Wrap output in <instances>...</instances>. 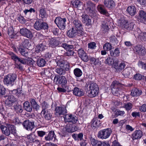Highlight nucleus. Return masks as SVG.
<instances>
[{"instance_id":"obj_6","label":"nucleus","mask_w":146,"mask_h":146,"mask_svg":"<svg viewBox=\"0 0 146 146\" xmlns=\"http://www.w3.org/2000/svg\"><path fill=\"white\" fill-rule=\"evenodd\" d=\"M119 23L120 27L129 31L133 30L136 27V25L134 23L131 22L128 23L126 21L124 20L119 21Z\"/></svg>"},{"instance_id":"obj_64","label":"nucleus","mask_w":146,"mask_h":146,"mask_svg":"<svg viewBox=\"0 0 146 146\" xmlns=\"http://www.w3.org/2000/svg\"><path fill=\"white\" fill-rule=\"evenodd\" d=\"M138 64L139 66L141 67L142 69L146 70V62L145 63L140 61L139 62Z\"/></svg>"},{"instance_id":"obj_44","label":"nucleus","mask_w":146,"mask_h":146,"mask_svg":"<svg viewBox=\"0 0 146 146\" xmlns=\"http://www.w3.org/2000/svg\"><path fill=\"white\" fill-rule=\"evenodd\" d=\"M74 73L75 75L77 77H80L82 74V72L79 68H76L74 70Z\"/></svg>"},{"instance_id":"obj_46","label":"nucleus","mask_w":146,"mask_h":146,"mask_svg":"<svg viewBox=\"0 0 146 146\" xmlns=\"http://www.w3.org/2000/svg\"><path fill=\"white\" fill-rule=\"evenodd\" d=\"M125 65L124 62H121L119 65L115 67V69L117 72H119L125 68Z\"/></svg>"},{"instance_id":"obj_38","label":"nucleus","mask_w":146,"mask_h":146,"mask_svg":"<svg viewBox=\"0 0 146 146\" xmlns=\"http://www.w3.org/2000/svg\"><path fill=\"white\" fill-rule=\"evenodd\" d=\"M62 88L58 87L57 89L60 92L65 93L67 91H69L68 85H61Z\"/></svg>"},{"instance_id":"obj_19","label":"nucleus","mask_w":146,"mask_h":146,"mask_svg":"<svg viewBox=\"0 0 146 146\" xmlns=\"http://www.w3.org/2000/svg\"><path fill=\"white\" fill-rule=\"evenodd\" d=\"M16 101V99L13 95H10L9 96L7 99L5 100V104L6 106L10 107Z\"/></svg>"},{"instance_id":"obj_47","label":"nucleus","mask_w":146,"mask_h":146,"mask_svg":"<svg viewBox=\"0 0 146 146\" xmlns=\"http://www.w3.org/2000/svg\"><path fill=\"white\" fill-rule=\"evenodd\" d=\"M56 72L60 75H64L65 74L66 72L64 69L61 68H58L56 69Z\"/></svg>"},{"instance_id":"obj_61","label":"nucleus","mask_w":146,"mask_h":146,"mask_svg":"<svg viewBox=\"0 0 146 146\" xmlns=\"http://www.w3.org/2000/svg\"><path fill=\"white\" fill-rule=\"evenodd\" d=\"M62 67H63L64 68V70L65 71V72L66 71H69V70L70 67L69 63L67 61H66L64 64V66H62Z\"/></svg>"},{"instance_id":"obj_63","label":"nucleus","mask_w":146,"mask_h":146,"mask_svg":"<svg viewBox=\"0 0 146 146\" xmlns=\"http://www.w3.org/2000/svg\"><path fill=\"white\" fill-rule=\"evenodd\" d=\"M139 110L142 112H146V104H144L139 107Z\"/></svg>"},{"instance_id":"obj_25","label":"nucleus","mask_w":146,"mask_h":146,"mask_svg":"<svg viewBox=\"0 0 146 146\" xmlns=\"http://www.w3.org/2000/svg\"><path fill=\"white\" fill-rule=\"evenodd\" d=\"M82 22L85 23L87 25H90L91 23V21L89 16L87 14H83L82 16Z\"/></svg>"},{"instance_id":"obj_11","label":"nucleus","mask_w":146,"mask_h":146,"mask_svg":"<svg viewBox=\"0 0 146 146\" xmlns=\"http://www.w3.org/2000/svg\"><path fill=\"white\" fill-rule=\"evenodd\" d=\"M20 33L22 36L30 39H31L33 37L32 32L29 30L25 28L21 29Z\"/></svg>"},{"instance_id":"obj_43","label":"nucleus","mask_w":146,"mask_h":146,"mask_svg":"<svg viewBox=\"0 0 146 146\" xmlns=\"http://www.w3.org/2000/svg\"><path fill=\"white\" fill-rule=\"evenodd\" d=\"M133 107V104L130 102H127L124 104L123 107L127 111L130 110Z\"/></svg>"},{"instance_id":"obj_53","label":"nucleus","mask_w":146,"mask_h":146,"mask_svg":"<svg viewBox=\"0 0 146 146\" xmlns=\"http://www.w3.org/2000/svg\"><path fill=\"white\" fill-rule=\"evenodd\" d=\"M6 89L2 85L0 84V96L5 95L6 94Z\"/></svg>"},{"instance_id":"obj_32","label":"nucleus","mask_w":146,"mask_h":146,"mask_svg":"<svg viewBox=\"0 0 146 146\" xmlns=\"http://www.w3.org/2000/svg\"><path fill=\"white\" fill-rule=\"evenodd\" d=\"M72 5L74 7L80 10L83 7V5L79 0H76L73 3Z\"/></svg>"},{"instance_id":"obj_2","label":"nucleus","mask_w":146,"mask_h":146,"mask_svg":"<svg viewBox=\"0 0 146 146\" xmlns=\"http://www.w3.org/2000/svg\"><path fill=\"white\" fill-rule=\"evenodd\" d=\"M9 54L11 55L12 59L16 62L15 64V68L19 69L20 70H23V68L22 64H26V59L20 58L12 52H10Z\"/></svg>"},{"instance_id":"obj_28","label":"nucleus","mask_w":146,"mask_h":146,"mask_svg":"<svg viewBox=\"0 0 146 146\" xmlns=\"http://www.w3.org/2000/svg\"><path fill=\"white\" fill-rule=\"evenodd\" d=\"M30 102L33 109L37 111L39 110L40 106L38 104L35 100L34 99L31 98L30 100Z\"/></svg>"},{"instance_id":"obj_10","label":"nucleus","mask_w":146,"mask_h":146,"mask_svg":"<svg viewBox=\"0 0 146 146\" xmlns=\"http://www.w3.org/2000/svg\"><path fill=\"white\" fill-rule=\"evenodd\" d=\"M66 21V19L65 18L62 19L58 17L56 18L54 22L60 29L63 30L65 28Z\"/></svg>"},{"instance_id":"obj_56","label":"nucleus","mask_w":146,"mask_h":146,"mask_svg":"<svg viewBox=\"0 0 146 146\" xmlns=\"http://www.w3.org/2000/svg\"><path fill=\"white\" fill-rule=\"evenodd\" d=\"M138 38L140 39L142 41L146 40V33L145 32L141 33Z\"/></svg>"},{"instance_id":"obj_59","label":"nucleus","mask_w":146,"mask_h":146,"mask_svg":"<svg viewBox=\"0 0 146 146\" xmlns=\"http://www.w3.org/2000/svg\"><path fill=\"white\" fill-rule=\"evenodd\" d=\"M29 40L28 39H26L22 42L21 45L23 46L24 48H27L29 46Z\"/></svg>"},{"instance_id":"obj_17","label":"nucleus","mask_w":146,"mask_h":146,"mask_svg":"<svg viewBox=\"0 0 146 146\" xmlns=\"http://www.w3.org/2000/svg\"><path fill=\"white\" fill-rule=\"evenodd\" d=\"M55 110L56 111L55 115L57 116L65 115L66 113V109L64 107H57L56 108Z\"/></svg>"},{"instance_id":"obj_27","label":"nucleus","mask_w":146,"mask_h":146,"mask_svg":"<svg viewBox=\"0 0 146 146\" xmlns=\"http://www.w3.org/2000/svg\"><path fill=\"white\" fill-rule=\"evenodd\" d=\"M73 92L74 95L77 96H81L84 94L82 90L77 87H75L74 88Z\"/></svg>"},{"instance_id":"obj_4","label":"nucleus","mask_w":146,"mask_h":146,"mask_svg":"<svg viewBox=\"0 0 146 146\" xmlns=\"http://www.w3.org/2000/svg\"><path fill=\"white\" fill-rule=\"evenodd\" d=\"M50 78L52 80L53 78L54 82L57 84H61V85H67V80L64 76L54 74L51 75Z\"/></svg>"},{"instance_id":"obj_24","label":"nucleus","mask_w":146,"mask_h":146,"mask_svg":"<svg viewBox=\"0 0 146 146\" xmlns=\"http://www.w3.org/2000/svg\"><path fill=\"white\" fill-rule=\"evenodd\" d=\"M122 74L125 77L130 78L132 76V68L128 67L122 72Z\"/></svg>"},{"instance_id":"obj_7","label":"nucleus","mask_w":146,"mask_h":146,"mask_svg":"<svg viewBox=\"0 0 146 146\" xmlns=\"http://www.w3.org/2000/svg\"><path fill=\"white\" fill-rule=\"evenodd\" d=\"M85 34V32L83 31L78 30L76 28L72 27L68 31L67 35L69 37L73 38L77 35L80 36L83 35Z\"/></svg>"},{"instance_id":"obj_35","label":"nucleus","mask_w":146,"mask_h":146,"mask_svg":"<svg viewBox=\"0 0 146 146\" xmlns=\"http://www.w3.org/2000/svg\"><path fill=\"white\" fill-rule=\"evenodd\" d=\"M110 55L111 56L116 57L118 56L119 55V52L118 48H116L115 50H111L110 51Z\"/></svg>"},{"instance_id":"obj_12","label":"nucleus","mask_w":146,"mask_h":146,"mask_svg":"<svg viewBox=\"0 0 146 146\" xmlns=\"http://www.w3.org/2000/svg\"><path fill=\"white\" fill-rule=\"evenodd\" d=\"M23 125L25 128H34L35 127L40 128V127L38 126L39 125L38 123H35L34 122L30 121L29 120L24 121Z\"/></svg>"},{"instance_id":"obj_30","label":"nucleus","mask_w":146,"mask_h":146,"mask_svg":"<svg viewBox=\"0 0 146 146\" xmlns=\"http://www.w3.org/2000/svg\"><path fill=\"white\" fill-rule=\"evenodd\" d=\"M142 136V133L141 130H136L133 134V138L134 139H137L140 138Z\"/></svg>"},{"instance_id":"obj_60","label":"nucleus","mask_w":146,"mask_h":146,"mask_svg":"<svg viewBox=\"0 0 146 146\" xmlns=\"http://www.w3.org/2000/svg\"><path fill=\"white\" fill-rule=\"evenodd\" d=\"M97 120V117H94L92 120V121L91 122H92L91 123V127H98V123L96 121Z\"/></svg>"},{"instance_id":"obj_26","label":"nucleus","mask_w":146,"mask_h":146,"mask_svg":"<svg viewBox=\"0 0 146 146\" xmlns=\"http://www.w3.org/2000/svg\"><path fill=\"white\" fill-rule=\"evenodd\" d=\"M127 11L128 14L131 16H133L137 13L135 7L133 6H129L127 8Z\"/></svg>"},{"instance_id":"obj_33","label":"nucleus","mask_w":146,"mask_h":146,"mask_svg":"<svg viewBox=\"0 0 146 146\" xmlns=\"http://www.w3.org/2000/svg\"><path fill=\"white\" fill-rule=\"evenodd\" d=\"M14 125L12 123L8 122H5L4 123H0V128H14Z\"/></svg>"},{"instance_id":"obj_13","label":"nucleus","mask_w":146,"mask_h":146,"mask_svg":"<svg viewBox=\"0 0 146 146\" xmlns=\"http://www.w3.org/2000/svg\"><path fill=\"white\" fill-rule=\"evenodd\" d=\"M138 16H137V20L140 22L144 23L146 21V12L143 10L139 11Z\"/></svg>"},{"instance_id":"obj_58","label":"nucleus","mask_w":146,"mask_h":146,"mask_svg":"<svg viewBox=\"0 0 146 146\" xmlns=\"http://www.w3.org/2000/svg\"><path fill=\"white\" fill-rule=\"evenodd\" d=\"M113 58H111L110 57H108L105 61V63L108 65H112L114 63Z\"/></svg>"},{"instance_id":"obj_15","label":"nucleus","mask_w":146,"mask_h":146,"mask_svg":"<svg viewBox=\"0 0 146 146\" xmlns=\"http://www.w3.org/2000/svg\"><path fill=\"white\" fill-rule=\"evenodd\" d=\"M91 143L93 146H110L108 142L98 141L94 139H91Z\"/></svg>"},{"instance_id":"obj_54","label":"nucleus","mask_w":146,"mask_h":146,"mask_svg":"<svg viewBox=\"0 0 146 146\" xmlns=\"http://www.w3.org/2000/svg\"><path fill=\"white\" fill-rule=\"evenodd\" d=\"M134 130L133 128H121L120 131L123 133H128Z\"/></svg>"},{"instance_id":"obj_14","label":"nucleus","mask_w":146,"mask_h":146,"mask_svg":"<svg viewBox=\"0 0 146 146\" xmlns=\"http://www.w3.org/2000/svg\"><path fill=\"white\" fill-rule=\"evenodd\" d=\"M133 49L135 52L139 55H143L146 53L144 47L140 45H136Z\"/></svg>"},{"instance_id":"obj_9","label":"nucleus","mask_w":146,"mask_h":146,"mask_svg":"<svg viewBox=\"0 0 146 146\" xmlns=\"http://www.w3.org/2000/svg\"><path fill=\"white\" fill-rule=\"evenodd\" d=\"M120 84L116 82H113L111 84V90L113 94L115 96H118L120 92Z\"/></svg>"},{"instance_id":"obj_36","label":"nucleus","mask_w":146,"mask_h":146,"mask_svg":"<svg viewBox=\"0 0 146 146\" xmlns=\"http://www.w3.org/2000/svg\"><path fill=\"white\" fill-rule=\"evenodd\" d=\"M142 93V92L141 90H139L137 88H135L131 92V94L133 96H138L140 95Z\"/></svg>"},{"instance_id":"obj_45","label":"nucleus","mask_w":146,"mask_h":146,"mask_svg":"<svg viewBox=\"0 0 146 146\" xmlns=\"http://www.w3.org/2000/svg\"><path fill=\"white\" fill-rule=\"evenodd\" d=\"M42 113L43 114L44 117L46 120H49L52 117V114L49 111H46L45 113Z\"/></svg>"},{"instance_id":"obj_37","label":"nucleus","mask_w":146,"mask_h":146,"mask_svg":"<svg viewBox=\"0 0 146 146\" xmlns=\"http://www.w3.org/2000/svg\"><path fill=\"white\" fill-rule=\"evenodd\" d=\"M37 64L39 67H43L46 64V61L42 58H38L37 60Z\"/></svg>"},{"instance_id":"obj_50","label":"nucleus","mask_w":146,"mask_h":146,"mask_svg":"<svg viewBox=\"0 0 146 146\" xmlns=\"http://www.w3.org/2000/svg\"><path fill=\"white\" fill-rule=\"evenodd\" d=\"M110 28L108 26V23L103 22L102 25V29L104 32H106L108 31Z\"/></svg>"},{"instance_id":"obj_51","label":"nucleus","mask_w":146,"mask_h":146,"mask_svg":"<svg viewBox=\"0 0 146 146\" xmlns=\"http://www.w3.org/2000/svg\"><path fill=\"white\" fill-rule=\"evenodd\" d=\"M15 111L17 113H22L23 111V108L22 106L19 105H17L14 106Z\"/></svg>"},{"instance_id":"obj_1","label":"nucleus","mask_w":146,"mask_h":146,"mask_svg":"<svg viewBox=\"0 0 146 146\" xmlns=\"http://www.w3.org/2000/svg\"><path fill=\"white\" fill-rule=\"evenodd\" d=\"M88 90L87 93L88 96L90 98L96 97L98 94L99 87L97 84L94 82L89 83L88 85Z\"/></svg>"},{"instance_id":"obj_41","label":"nucleus","mask_w":146,"mask_h":146,"mask_svg":"<svg viewBox=\"0 0 146 146\" xmlns=\"http://www.w3.org/2000/svg\"><path fill=\"white\" fill-rule=\"evenodd\" d=\"M61 46L67 51L74 49V46L73 45L68 44L66 43L62 44Z\"/></svg>"},{"instance_id":"obj_23","label":"nucleus","mask_w":146,"mask_h":146,"mask_svg":"<svg viewBox=\"0 0 146 146\" xmlns=\"http://www.w3.org/2000/svg\"><path fill=\"white\" fill-rule=\"evenodd\" d=\"M17 49L19 53L22 56L27 57L28 56V51L27 49L24 48L21 44L18 46Z\"/></svg>"},{"instance_id":"obj_57","label":"nucleus","mask_w":146,"mask_h":146,"mask_svg":"<svg viewBox=\"0 0 146 146\" xmlns=\"http://www.w3.org/2000/svg\"><path fill=\"white\" fill-rule=\"evenodd\" d=\"M80 58L84 62H87L89 60V58L86 53H85V54H84Z\"/></svg>"},{"instance_id":"obj_3","label":"nucleus","mask_w":146,"mask_h":146,"mask_svg":"<svg viewBox=\"0 0 146 146\" xmlns=\"http://www.w3.org/2000/svg\"><path fill=\"white\" fill-rule=\"evenodd\" d=\"M113 128H105L99 131L98 134V137L102 139L108 138L113 132Z\"/></svg>"},{"instance_id":"obj_40","label":"nucleus","mask_w":146,"mask_h":146,"mask_svg":"<svg viewBox=\"0 0 146 146\" xmlns=\"http://www.w3.org/2000/svg\"><path fill=\"white\" fill-rule=\"evenodd\" d=\"M54 133L53 131H50L48 135L45 137V138L46 141H50L54 137Z\"/></svg>"},{"instance_id":"obj_31","label":"nucleus","mask_w":146,"mask_h":146,"mask_svg":"<svg viewBox=\"0 0 146 146\" xmlns=\"http://www.w3.org/2000/svg\"><path fill=\"white\" fill-rule=\"evenodd\" d=\"M23 107L24 109L27 111L31 112L32 111V106L28 101H26L24 103Z\"/></svg>"},{"instance_id":"obj_39","label":"nucleus","mask_w":146,"mask_h":146,"mask_svg":"<svg viewBox=\"0 0 146 146\" xmlns=\"http://www.w3.org/2000/svg\"><path fill=\"white\" fill-rule=\"evenodd\" d=\"M45 46L43 43H41L36 46V51L38 52L42 51L45 49Z\"/></svg>"},{"instance_id":"obj_48","label":"nucleus","mask_w":146,"mask_h":146,"mask_svg":"<svg viewBox=\"0 0 146 146\" xmlns=\"http://www.w3.org/2000/svg\"><path fill=\"white\" fill-rule=\"evenodd\" d=\"M112 46L108 42L106 43L103 46L104 49L105 50H111Z\"/></svg>"},{"instance_id":"obj_34","label":"nucleus","mask_w":146,"mask_h":146,"mask_svg":"<svg viewBox=\"0 0 146 146\" xmlns=\"http://www.w3.org/2000/svg\"><path fill=\"white\" fill-rule=\"evenodd\" d=\"M39 15L42 19H44L48 17L46 10L42 8L39 10Z\"/></svg>"},{"instance_id":"obj_22","label":"nucleus","mask_w":146,"mask_h":146,"mask_svg":"<svg viewBox=\"0 0 146 146\" xmlns=\"http://www.w3.org/2000/svg\"><path fill=\"white\" fill-rule=\"evenodd\" d=\"M98 10L101 14L108 17L110 14L108 13L107 11L105 9L104 6L103 5H99L97 7Z\"/></svg>"},{"instance_id":"obj_8","label":"nucleus","mask_w":146,"mask_h":146,"mask_svg":"<svg viewBox=\"0 0 146 146\" xmlns=\"http://www.w3.org/2000/svg\"><path fill=\"white\" fill-rule=\"evenodd\" d=\"M34 27L37 31L41 29H48V25L46 23L42 22L40 20H37L34 25Z\"/></svg>"},{"instance_id":"obj_55","label":"nucleus","mask_w":146,"mask_h":146,"mask_svg":"<svg viewBox=\"0 0 146 146\" xmlns=\"http://www.w3.org/2000/svg\"><path fill=\"white\" fill-rule=\"evenodd\" d=\"M35 12V10L33 8H31L29 10L25 9L24 11V12L25 15H29L32 12L34 13Z\"/></svg>"},{"instance_id":"obj_42","label":"nucleus","mask_w":146,"mask_h":146,"mask_svg":"<svg viewBox=\"0 0 146 146\" xmlns=\"http://www.w3.org/2000/svg\"><path fill=\"white\" fill-rule=\"evenodd\" d=\"M66 61L62 59H56V62L57 66L60 67H62V66H64V64Z\"/></svg>"},{"instance_id":"obj_16","label":"nucleus","mask_w":146,"mask_h":146,"mask_svg":"<svg viewBox=\"0 0 146 146\" xmlns=\"http://www.w3.org/2000/svg\"><path fill=\"white\" fill-rule=\"evenodd\" d=\"M48 42L49 46L53 48H54L59 46L60 44V41L56 38H51L49 39Z\"/></svg>"},{"instance_id":"obj_18","label":"nucleus","mask_w":146,"mask_h":146,"mask_svg":"<svg viewBox=\"0 0 146 146\" xmlns=\"http://www.w3.org/2000/svg\"><path fill=\"white\" fill-rule=\"evenodd\" d=\"M64 119L66 122H71L74 123L76 122L77 120L76 117H74L71 114H67L65 115Z\"/></svg>"},{"instance_id":"obj_21","label":"nucleus","mask_w":146,"mask_h":146,"mask_svg":"<svg viewBox=\"0 0 146 146\" xmlns=\"http://www.w3.org/2000/svg\"><path fill=\"white\" fill-rule=\"evenodd\" d=\"M104 3L106 7L110 9L114 8L115 6V3L113 0H105Z\"/></svg>"},{"instance_id":"obj_52","label":"nucleus","mask_w":146,"mask_h":146,"mask_svg":"<svg viewBox=\"0 0 146 146\" xmlns=\"http://www.w3.org/2000/svg\"><path fill=\"white\" fill-rule=\"evenodd\" d=\"M2 132L6 136L9 135L11 133L10 128H1Z\"/></svg>"},{"instance_id":"obj_49","label":"nucleus","mask_w":146,"mask_h":146,"mask_svg":"<svg viewBox=\"0 0 146 146\" xmlns=\"http://www.w3.org/2000/svg\"><path fill=\"white\" fill-rule=\"evenodd\" d=\"M133 30L134 31L133 33L134 35L138 38V36H139L142 33L141 31L139 28L136 27Z\"/></svg>"},{"instance_id":"obj_20","label":"nucleus","mask_w":146,"mask_h":146,"mask_svg":"<svg viewBox=\"0 0 146 146\" xmlns=\"http://www.w3.org/2000/svg\"><path fill=\"white\" fill-rule=\"evenodd\" d=\"M73 27L76 28L78 30L82 31V25L81 21L78 19H75L72 23Z\"/></svg>"},{"instance_id":"obj_62","label":"nucleus","mask_w":146,"mask_h":146,"mask_svg":"<svg viewBox=\"0 0 146 146\" xmlns=\"http://www.w3.org/2000/svg\"><path fill=\"white\" fill-rule=\"evenodd\" d=\"M90 17L92 18L94 17L96 15V13L94 10L93 9L90 10V11H87Z\"/></svg>"},{"instance_id":"obj_29","label":"nucleus","mask_w":146,"mask_h":146,"mask_svg":"<svg viewBox=\"0 0 146 146\" xmlns=\"http://www.w3.org/2000/svg\"><path fill=\"white\" fill-rule=\"evenodd\" d=\"M95 5L91 1H88L86 2L84 7L86 11L93 9Z\"/></svg>"},{"instance_id":"obj_5","label":"nucleus","mask_w":146,"mask_h":146,"mask_svg":"<svg viewBox=\"0 0 146 146\" xmlns=\"http://www.w3.org/2000/svg\"><path fill=\"white\" fill-rule=\"evenodd\" d=\"M17 78L16 74H10L5 76L3 80L5 84L7 85L12 86L15 83Z\"/></svg>"}]
</instances>
